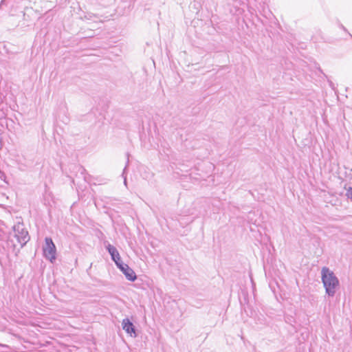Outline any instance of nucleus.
<instances>
[{
  "instance_id": "nucleus-3",
  "label": "nucleus",
  "mask_w": 352,
  "mask_h": 352,
  "mask_svg": "<svg viewBox=\"0 0 352 352\" xmlns=\"http://www.w3.org/2000/svg\"><path fill=\"white\" fill-rule=\"evenodd\" d=\"M43 250L45 258L53 263L56 259V249L52 238L45 237Z\"/></svg>"
},
{
  "instance_id": "nucleus-1",
  "label": "nucleus",
  "mask_w": 352,
  "mask_h": 352,
  "mask_svg": "<svg viewBox=\"0 0 352 352\" xmlns=\"http://www.w3.org/2000/svg\"><path fill=\"white\" fill-rule=\"evenodd\" d=\"M321 278L326 294L333 297L336 292V289L339 287L340 282L333 272L327 267H323L321 270Z\"/></svg>"
},
{
  "instance_id": "nucleus-7",
  "label": "nucleus",
  "mask_w": 352,
  "mask_h": 352,
  "mask_svg": "<svg viewBox=\"0 0 352 352\" xmlns=\"http://www.w3.org/2000/svg\"><path fill=\"white\" fill-rule=\"evenodd\" d=\"M346 196L352 201V187H349V189L346 190Z\"/></svg>"
},
{
  "instance_id": "nucleus-4",
  "label": "nucleus",
  "mask_w": 352,
  "mask_h": 352,
  "mask_svg": "<svg viewBox=\"0 0 352 352\" xmlns=\"http://www.w3.org/2000/svg\"><path fill=\"white\" fill-rule=\"evenodd\" d=\"M117 267L124 274L126 278L130 281H135L137 279V276L133 271L128 265L120 261L116 265Z\"/></svg>"
},
{
  "instance_id": "nucleus-2",
  "label": "nucleus",
  "mask_w": 352,
  "mask_h": 352,
  "mask_svg": "<svg viewBox=\"0 0 352 352\" xmlns=\"http://www.w3.org/2000/svg\"><path fill=\"white\" fill-rule=\"evenodd\" d=\"M12 237H14L17 243L20 245V248H23L30 241V236L28 231L25 228V226L22 223H18L13 226V234H10V241L12 243L13 246L16 247V243L13 242Z\"/></svg>"
},
{
  "instance_id": "nucleus-9",
  "label": "nucleus",
  "mask_w": 352,
  "mask_h": 352,
  "mask_svg": "<svg viewBox=\"0 0 352 352\" xmlns=\"http://www.w3.org/2000/svg\"><path fill=\"white\" fill-rule=\"evenodd\" d=\"M342 28L344 31H346V30L345 29V28H344L343 25H342Z\"/></svg>"
},
{
  "instance_id": "nucleus-5",
  "label": "nucleus",
  "mask_w": 352,
  "mask_h": 352,
  "mask_svg": "<svg viewBox=\"0 0 352 352\" xmlns=\"http://www.w3.org/2000/svg\"><path fill=\"white\" fill-rule=\"evenodd\" d=\"M122 327L123 330L131 336L135 338L137 336L135 332V327L133 322L128 318H124L122 321Z\"/></svg>"
},
{
  "instance_id": "nucleus-6",
  "label": "nucleus",
  "mask_w": 352,
  "mask_h": 352,
  "mask_svg": "<svg viewBox=\"0 0 352 352\" xmlns=\"http://www.w3.org/2000/svg\"><path fill=\"white\" fill-rule=\"evenodd\" d=\"M106 248L109 254L111 255V259L115 262L116 265L122 261L120 254L118 250L114 246L111 245V244H108L106 246Z\"/></svg>"
},
{
  "instance_id": "nucleus-8",
  "label": "nucleus",
  "mask_w": 352,
  "mask_h": 352,
  "mask_svg": "<svg viewBox=\"0 0 352 352\" xmlns=\"http://www.w3.org/2000/svg\"><path fill=\"white\" fill-rule=\"evenodd\" d=\"M127 165L124 168V170L122 172V176L124 178V184L125 186L127 187V180H126V170Z\"/></svg>"
}]
</instances>
